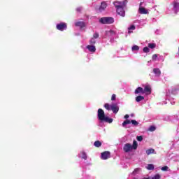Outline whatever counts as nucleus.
I'll use <instances>...</instances> for the list:
<instances>
[{
    "label": "nucleus",
    "mask_w": 179,
    "mask_h": 179,
    "mask_svg": "<svg viewBox=\"0 0 179 179\" xmlns=\"http://www.w3.org/2000/svg\"><path fill=\"white\" fill-rule=\"evenodd\" d=\"M127 2L128 1L125 0L122 2L115 1L113 3L115 8H116L117 15L122 16V17L125 16V10H124V8H125Z\"/></svg>",
    "instance_id": "obj_1"
},
{
    "label": "nucleus",
    "mask_w": 179,
    "mask_h": 179,
    "mask_svg": "<svg viewBox=\"0 0 179 179\" xmlns=\"http://www.w3.org/2000/svg\"><path fill=\"white\" fill-rule=\"evenodd\" d=\"M97 117L98 120H100V122H108L109 124L113 122V119L106 116L104 114V110H103L101 108L98 110Z\"/></svg>",
    "instance_id": "obj_2"
},
{
    "label": "nucleus",
    "mask_w": 179,
    "mask_h": 179,
    "mask_svg": "<svg viewBox=\"0 0 179 179\" xmlns=\"http://www.w3.org/2000/svg\"><path fill=\"white\" fill-rule=\"evenodd\" d=\"M99 23L101 24H112V23H114V18L111 17H103L99 20Z\"/></svg>",
    "instance_id": "obj_3"
},
{
    "label": "nucleus",
    "mask_w": 179,
    "mask_h": 179,
    "mask_svg": "<svg viewBox=\"0 0 179 179\" xmlns=\"http://www.w3.org/2000/svg\"><path fill=\"white\" fill-rule=\"evenodd\" d=\"M143 3V2L140 3L138 13H141V15H148V13H149V10H148V9H146L142 6Z\"/></svg>",
    "instance_id": "obj_4"
},
{
    "label": "nucleus",
    "mask_w": 179,
    "mask_h": 179,
    "mask_svg": "<svg viewBox=\"0 0 179 179\" xmlns=\"http://www.w3.org/2000/svg\"><path fill=\"white\" fill-rule=\"evenodd\" d=\"M56 27L57 30H59L60 31H64V30H66V24L65 22H61L59 24H57Z\"/></svg>",
    "instance_id": "obj_5"
},
{
    "label": "nucleus",
    "mask_w": 179,
    "mask_h": 179,
    "mask_svg": "<svg viewBox=\"0 0 179 179\" xmlns=\"http://www.w3.org/2000/svg\"><path fill=\"white\" fill-rule=\"evenodd\" d=\"M111 155H110V152L106 151L101 154V158L102 160H107V159H110Z\"/></svg>",
    "instance_id": "obj_6"
},
{
    "label": "nucleus",
    "mask_w": 179,
    "mask_h": 179,
    "mask_svg": "<svg viewBox=\"0 0 179 179\" xmlns=\"http://www.w3.org/2000/svg\"><path fill=\"white\" fill-rule=\"evenodd\" d=\"M132 149V145L129 143L125 144L124 146L123 147V150L126 153H128V152H131Z\"/></svg>",
    "instance_id": "obj_7"
},
{
    "label": "nucleus",
    "mask_w": 179,
    "mask_h": 179,
    "mask_svg": "<svg viewBox=\"0 0 179 179\" xmlns=\"http://www.w3.org/2000/svg\"><path fill=\"white\" fill-rule=\"evenodd\" d=\"M110 110L115 113L117 114L118 113V110H120V108H118V106L117 104H112L110 106Z\"/></svg>",
    "instance_id": "obj_8"
},
{
    "label": "nucleus",
    "mask_w": 179,
    "mask_h": 179,
    "mask_svg": "<svg viewBox=\"0 0 179 179\" xmlns=\"http://www.w3.org/2000/svg\"><path fill=\"white\" fill-rule=\"evenodd\" d=\"M87 49L90 52H96V46H94V45H87Z\"/></svg>",
    "instance_id": "obj_9"
},
{
    "label": "nucleus",
    "mask_w": 179,
    "mask_h": 179,
    "mask_svg": "<svg viewBox=\"0 0 179 179\" xmlns=\"http://www.w3.org/2000/svg\"><path fill=\"white\" fill-rule=\"evenodd\" d=\"M153 73L155 75L157 78H159V76L162 75V71H160V69L155 68L153 69Z\"/></svg>",
    "instance_id": "obj_10"
},
{
    "label": "nucleus",
    "mask_w": 179,
    "mask_h": 179,
    "mask_svg": "<svg viewBox=\"0 0 179 179\" xmlns=\"http://www.w3.org/2000/svg\"><path fill=\"white\" fill-rule=\"evenodd\" d=\"M106 8H107V3L106 1L101 2V6L99 7L100 12H103Z\"/></svg>",
    "instance_id": "obj_11"
},
{
    "label": "nucleus",
    "mask_w": 179,
    "mask_h": 179,
    "mask_svg": "<svg viewBox=\"0 0 179 179\" xmlns=\"http://www.w3.org/2000/svg\"><path fill=\"white\" fill-rule=\"evenodd\" d=\"M136 94H138L140 93L141 94H145V91H143V88L138 87L134 92Z\"/></svg>",
    "instance_id": "obj_12"
},
{
    "label": "nucleus",
    "mask_w": 179,
    "mask_h": 179,
    "mask_svg": "<svg viewBox=\"0 0 179 179\" xmlns=\"http://www.w3.org/2000/svg\"><path fill=\"white\" fill-rule=\"evenodd\" d=\"M131 50L133 52H134V54H136V52H138L139 51V46H138L136 45H134L131 47Z\"/></svg>",
    "instance_id": "obj_13"
},
{
    "label": "nucleus",
    "mask_w": 179,
    "mask_h": 179,
    "mask_svg": "<svg viewBox=\"0 0 179 179\" xmlns=\"http://www.w3.org/2000/svg\"><path fill=\"white\" fill-rule=\"evenodd\" d=\"M144 93H146L147 94H150L151 90H150V87L149 85H147L145 87L143 90Z\"/></svg>",
    "instance_id": "obj_14"
},
{
    "label": "nucleus",
    "mask_w": 179,
    "mask_h": 179,
    "mask_svg": "<svg viewBox=\"0 0 179 179\" xmlns=\"http://www.w3.org/2000/svg\"><path fill=\"white\" fill-rule=\"evenodd\" d=\"M145 153H146V155H148V156H149V155L156 154V152H155V149H153V148L147 150L145 151Z\"/></svg>",
    "instance_id": "obj_15"
},
{
    "label": "nucleus",
    "mask_w": 179,
    "mask_h": 179,
    "mask_svg": "<svg viewBox=\"0 0 179 179\" xmlns=\"http://www.w3.org/2000/svg\"><path fill=\"white\" fill-rule=\"evenodd\" d=\"M76 26H77V27H80V29H82L85 27V24L83 22H76Z\"/></svg>",
    "instance_id": "obj_16"
},
{
    "label": "nucleus",
    "mask_w": 179,
    "mask_h": 179,
    "mask_svg": "<svg viewBox=\"0 0 179 179\" xmlns=\"http://www.w3.org/2000/svg\"><path fill=\"white\" fill-rule=\"evenodd\" d=\"M79 157H81V159H84V160H86L87 159V155H86V152H82L78 155Z\"/></svg>",
    "instance_id": "obj_17"
},
{
    "label": "nucleus",
    "mask_w": 179,
    "mask_h": 179,
    "mask_svg": "<svg viewBox=\"0 0 179 179\" xmlns=\"http://www.w3.org/2000/svg\"><path fill=\"white\" fill-rule=\"evenodd\" d=\"M178 8H179V3L175 2L173 3V10L175 13H177V12H178Z\"/></svg>",
    "instance_id": "obj_18"
},
{
    "label": "nucleus",
    "mask_w": 179,
    "mask_h": 179,
    "mask_svg": "<svg viewBox=\"0 0 179 179\" xmlns=\"http://www.w3.org/2000/svg\"><path fill=\"white\" fill-rule=\"evenodd\" d=\"M142 100H145V97L143 96H138L137 97H136V101H137V103H139V101H142Z\"/></svg>",
    "instance_id": "obj_19"
},
{
    "label": "nucleus",
    "mask_w": 179,
    "mask_h": 179,
    "mask_svg": "<svg viewBox=\"0 0 179 179\" xmlns=\"http://www.w3.org/2000/svg\"><path fill=\"white\" fill-rule=\"evenodd\" d=\"M131 148L134 149V150L138 149V143L136 141H134L133 145H131Z\"/></svg>",
    "instance_id": "obj_20"
},
{
    "label": "nucleus",
    "mask_w": 179,
    "mask_h": 179,
    "mask_svg": "<svg viewBox=\"0 0 179 179\" xmlns=\"http://www.w3.org/2000/svg\"><path fill=\"white\" fill-rule=\"evenodd\" d=\"M147 170H155V166L152 164H149L146 166Z\"/></svg>",
    "instance_id": "obj_21"
},
{
    "label": "nucleus",
    "mask_w": 179,
    "mask_h": 179,
    "mask_svg": "<svg viewBox=\"0 0 179 179\" xmlns=\"http://www.w3.org/2000/svg\"><path fill=\"white\" fill-rule=\"evenodd\" d=\"M158 57H159V58H163V57L155 54L152 55V61H157Z\"/></svg>",
    "instance_id": "obj_22"
},
{
    "label": "nucleus",
    "mask_w": 179,
    "mask_h": 179,
    "mask_svg": "<svg viewBox=\"0 0 179 179\" xmlns=\"http://www.w3.org/2000/svg\"><path fill=\"white\" fill-rule=\"evenodd\" d=\"M94 146H95L96 148H100V146H101V142H100L99 141H95L94 143Z\"/></svg>",
    "instance_id": "obj_23"
},
{
    "label": "nucleus",
    "mask_w": 179,
    "mask_h": 179,
    "mask_svg": "<svg viewBox=\"0 0 179 179\" xmlns=\"http://www.w3.org/2000/svg\"><path fill=\"white\" fill-rule=\"evenodd\" d=\"M90 43L91 45H94L96 44V39H94V38H92L90 41Z\"/></svg>",
    "instance_id": "obj_24"
},
{
    "label": "nucleus",
    "mask_w": 179,
    "mask_h": 179,
    "mask_svg": "<svg viewBox=\"0 0 179 179\" xmlns=\"http://www.w3.org/2000/svg\"><path fill=\"white\" fill-rule=\"evenodd\" d=\"M129 33H132V30H135V25H131L128 28Z\"/></svg>",
    "instance_id": "obj_25"
},
{
    "label": "nucleus",
    "mask_w": 179,
    "mask_h": 179,
    "mask_svg": "<svg viewBox=\"0 0 179 179\" xmlns=\"http://www.w3.org/2000/svg\"><path fill=\"white\" fill-rule=\"evenodd\" d=\"M128 124H131V120H125L122 123V127H125V125H128Z\"/></svg>",
    "instance_id": "obj_26"
},
{
    "label": "nucleus",
    "mask_w": 179,
    "mask_h": 179,
    "mask_svg": "<svg viewBox=\"0 0 179 179\" xmlns=\"http://www.w3.org/2000/svg\"><path fill=\"white\" fill-rule=\"evenodd\" d=\"M104 107L106 110H111V106H110V104L108 103H105Z\"/></svg>",
    "instance_id": "obj_27"
},
{
    "label": "nucleus",
    "mask_w": 179,
    "mask_h": 179,
    "mask_svg": "<svg viewBox=\"0 0 179 179\" xmlns=\"http://www.w3.org/2000/svg\"><path fill=\"white\" fill-rule=\"evenodd\" d=\"M148 47L150 48H156V44H155V43H149L148 44Z\"/></svg>",
    "instance_id": "obj_28"
},
{
    "label": "nucleus",
    "mask_w": 179,
    "mask_h": 179,
    "mask_svg": "<svg viewBox=\"0 0 179 179\" xmlns=\"http://www.w3.org/2000/svg\"><path fill=\"white\" fill-rule=\"evenodd\" d=\"M136 139L138 141V142H142V141H143V137H142V136H137Z\"/></svg>",
    "instance_id": "obj_29"
},
{
    "label": "nucleus",
    "mask_w": 179,
    "mask_h": 179,
    "mask_svg": "<svg viewBox=\"0 0 179 179\" xmlns=\"http://www.w3.org/2000/svg\"><path fill=\"white\" fill-rule=\"evenodd\" d=\"M161 170H162V171H167V170H169V166H164V167L161 168Z\"/></svg>",
    "instance_id": "obj_30"
},
{
    "label": "nucleus",
    "mask_w": 179,
    "mask_h": 179,
    "mask_svg": "<svg viewBox=\"0 0 179 179\" xmlns=\"http://www.w3.org/2000/svg\"><path fill=\"white\" fill-rule=\"evenodd\" d=\"M149 131H151V132H152L153 131H156V127L155 126H151L149 128Z\"/></svg>",
    "instance_id": "obj_31"
},
{
    "label": "nucleus",
    "mask_w": 179,
    "mask_h": 179,
    "mask_svg": "<svg viewBox=\"0 0 179 179\" xmlns=\"http://www.w3.org/2000/svg\"><path fill=\"white\" fill-rule=\"evenodd\" d=\"M143 52H149V51H150V50L149 48L145 47L143 48Z\"/></svg>",
    "instance_id": "obj_32"
},
{
    "label": "nucleus",
    "mask_w": 179,
    "mask_h": 179,
    "mask_svg": "<svg viewBox=\"0 0 179 179\" xmlns=\"http://www.w3.org/2000/svg\"><path fill=\"white\" fill-rule=\"evenodd\" d=\"M152 179H160V175L156 174L152 178Z\"/></svg>",
    "instance_id": "obj_33"
},
{
    "label": "nucleus",
    "mask_w": 179,
    "mask_h": 179,
    "mask_svg": "<svg viewBox=\"0 0 179 179\" xmlns=\"http://www.w3.org/2000/svg\"><path fill=\"white\" fill-rule=\"evenodd\" d=\"M92 38H94L95 40H96V38H99V34L94 33Z\"/></svg>",
    "instance_id": "obj_34"
},
{
    "label": "nucleus",
    "mask_w": 179,
    "mask_h": 179,
    "mask_svg": "<svg viewBox=\"0 0 179 179\" xmlns=\"http://www.w3.org/2000/svg\"><path fill=\"white\" fill-rule=\"evenodd\" d=\"M131 124H133V125H135V126L138 125V123L136 122V120H131Z\"/></svg>",
    "instance_id": "obj_35"
},
{
    "label": "nucleus",
    "mask_w": 179,
    "mask_h": 179,
    "mask_svg": "<svg viewBox=\"0 0 179 179\" xmlns=\"http://www.w3.org/2000/svg\"><path fill=\"white\" fill-rule=\"evenodd\" d=\"M115 99H116V96H115V94H113L112 95V97H111V100L113 101H114V100H115Z\"/></svg>",
    "instance_id": "obj_36"
},
{
    "label": "nucleus",
    "mask_w": 179,
    "mask_h": 179,
    "mask_svg": "<svg viewBox=\"0 0 179 179\" xmlns=\"http://www.w3.org/2000/svg\"><path fill=\"white\" fill-rule=\"evenodd\" d=\"M77 12H80V10H82V7H78L76 9Z\"/></svg>",
    "instance_id": "obj_37"
},
{
    "label": "nucleus",
    "mask_w": 179,
    "mask_h": 179,
    "mask_svg": "<svg viewBox=\"0 0 179 179\" xmlns=\"http://www.w3.org/2000/svg\"><path fill=\"white\" fill-rule=\"evenodd\" d=\"M124 118L127 120V119H128V118H129V115H124Z\"/></svg>",
    "instance_id": "obj_38"
},
{
    "label": "nucleus",
    "mask_w": 179,
    "mask_h": 179,
    "mask_svg": "<svg viewBox=\"0 0 179 179\" xmlns=\"http://www.w3.org/2000/svg\"><path fill=\"white\" fill-rule=\"evenodd\" d=\"M110 34H115V32H114V31H113V30H110Z\"/></svg>",
    "instance_id": "obj_39"
},
{
    "label": "nucleus",
    "mask_w": 179,
    "mask_h": 179,
    "mask_svg": "<svg viewBox=\"0 0 179 179\" xmlns=\"http://www.w3.org/2000/svg\"><path fill=\"white\" fill-rule=\"evenodd\" d=\"M164 104H167V102H164Z\"/></svg>",
    "instance_id": "obj_40"
},
{
    "label": "nucleus",
    "mask_w": 179,
    "mask_h": 179,
    "mask_svg": "<svg viewBox=\"0 0 179 179\" xmlns=\"http://www.w3.org/2000/svg\"><path fill=\"white\" fill-rule=\"evenodd\" d=\"M154 80H156V78H152Z\"/></svg>",
    "instance_id": "obj_41"
},
{
    "label": "nucleus",
    "mask_w": 179,
    "mask_h": 179,
    "mask_svg": "<svg viewBox=\"0 0 179 179\" xmlns=\"http://www.w3.org/2000/svg\"><path fill=\"white\" fill-rule=\"evenodd\" d=\"M171 104H173V102H171Z\"/></svg>",
    "instance_id": "obj_42"
},
{
    "label": "nucleus",
    "mask_w": 179,
    "mask_h": 179,
    "mask_svg": "<svg viewBox=\"0 0 179 179\" xmlns=\"http://www.w3.org/2000/svg\"><path fill=\"white\" fill-rule=\"evenodd\" d=\"M136 171V169H135V171Z\"/></svg>",
    "instance_id": "obj_43"
},
{
    "label": "nucleus",
    "mask_w": 179,
    "mask_h": 179,
    "mask_svg": "<svg viewBox=\"0 0 179 179\" xmlns=\"http://www.w3.org/2000/svg\"><path fill=\"white\" fill-rule=\"evenodd\" d=\"M146 179H148V178H146Z\"/></svg>",
    "instance_id": "obj_44"
}]
</instances>
